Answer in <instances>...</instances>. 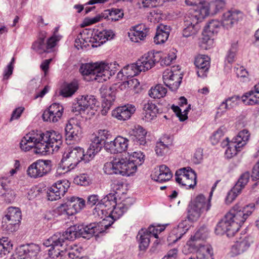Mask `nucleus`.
<instances>
[{
    "label": "nucleus",
    "mask_w": 259,
    "mask_h": 259,
    "mask_svg": "<svg viewBox=\"0 0 259 259\" xmlns=\"http://www.w3.org/2000/svg\"><path fill=\"white\" fill-rule=\"evenodd\" d=\"M62 144V137L58 132L32 131L22 138L20 147L24 151H28L34 148L35 153L47 155L57 152Z\"/></svg>",
    "instance_id": "f257e3e1"
},
{
    "label": "nucleus",
    "mask_w": 259,
    "mask_h": 259,
    "mask_svg": "<svg viewBox=\"0 0 259 259\" xmlns=\"http://www.w3.org/2000/svg\"><path fill=\"white\" fill-rule=\"evenodd\" d=\"M255 205L250 203L243 206L240 202L235 204L217 224L215 233L222 235L226 233L233 237L254 210Z\"/></svg>",
    "instance_id": "f03ea898"
},
{
    "label": "nucleus",
    "mask_w": 259,
    "mask_h": 259,
    "mask_svg": "<svg viewBox=\"0 0 259 259\" xmlns=\"http://www.w3.org/2000/svg\"><path fill=\"white\" fill-rule=\"evenodd\" d=\"M119 66L115 62L110 64L104 62L94 64H82L79 68V72L87 80H97L103 82L109 79L118 70Z\"/></svg>",
    "instance_id": "7ed1b4c3"
},
{
    "label": "nucleus",
    "mask_w": 259,
    "mask_h": 259,
    "mask_svg": "<svg viewBox=\"0 0 259 259\" xmlns=\"http://www.w3.org/2000/svg\"><path fill=\"white\" fill-rule=\"evenodd\" d=\"M73 228H68L64 232L61 233L57 232L47 240H45L44 244L47 246H51L49 250V255L52 259H63L66 251L61 249L63 248V244L67 241H73L75 239V233Z\"/></svg>",
    "instance_id": "20e7f679"
},
{
    "label": "nucleus",
    "mask_w": 259,
    "mask_h": 259,
    "mask_svg": "<svg viewBox=\"0 0 259 259\" xmlns=\"http://www.w3.org/2000/svg\"><path fill=\"white\" fill-rule=\"evenodd\" d=\"M83 149L79 147H71L65 153L59 163L58 170L67 172L75 168L83 160Z\"/></svg>",
    "instance_id": "39448f33"
},
{
    "label": "nucleus",
    "mask_w": 259,
    "mask_h": 259,
    "mask_svg": "<svg viewBox=\"0 0 259 259\" xmlns=\"http://www.w3.org/2000/svg\"><path fill=\"white\" fill-rule=\"evenodd\" d=\"M135 165L130 164L126 158H115L112 161L106 162L103 170L107 175H120L130 176L135 172Z\"/></svg>",
    "instance_id": "423d86ee"
},
{
    "label": "nucleus",
    "mask_w": 259,
    "mask_h": 259,
    "mask_svg": "<svg viewBox=\"0 0 259 259\" xmlns=\"http://www.w3.org/2000/svg\"><path fill=\"white\" fill-rule=\"evenodd\" d=\"M108 225L103 220L98 222H95L90 224L84 227L76 226L70 227L73 228V230L75 233V239L78 237H82L84 238L90 239L92 237L98 236L108 229Z\"/></svg>",
    "instance_id": "0eeeda50"
},
{
    "label": "nucleus",
    "mask_w": 259,
    "mask_h": 259,
    "mask_svg": "<svg viewBox=\"0 0 259 259\" xmlns=\"http://www.w3.org/2000/svg\"><path fill=\"white\" fill-rule=\"evenodd\" d=\"M116 204L115 195L110 193L96 205L94 209V214L103 220L107 216L108 212L111 211Z\"/></svg>",
    "instance_id": "6e6552de"
},
{
    "label": "nucleus",
    "mask_w": 259,
    "mask_h": 259,
    "mask_svg": "<svg viewBox=\"0 0 259 259\" xmlns=\"http://www.w3.org/2000/svg\"><path fill=\"white\" fill-rule=\"evenodd\" d=\"M51 160L39 159L28 167L27 174L31 178L36 179L46 175L51 171Z\"/></svg>",
    "instance_id": "1a4fd4ad"
},
{
    "label": "nucleus",
    "mask_w": 259,
    "mask_h": 259,
    "mask_svg": "<svg viewBox=\"0 0 259 259\" xmlns=\"http://www.w3.org/2000/svg\"><path fill=\"white\" fill-rule=\"evenodd\" d=\"M217 184L218 182L215 183L208 197L201 194L195 197V218L205 217L207 212L210 209L213 191Z\"/></svg>",
    "instance_id": "9d476101"
},
{
    "label": "nucleus",
    "mask_w": 259,
    "mask_h": 259,
    "mask_svg": "<svg viewBox=\"0 0 259 259\" xmlns=\"http://www.w3.org/2000/svg\"><path fill=\"white\" fill-rule=\"evenodd\" d=\"M84 205L85 201L83 199L73 196L68 199L66 202L61 204L59 207V210L62 214L70 216L76 213Z\"/></svg>",
    "instance_id": "9b49d317"
},
{
    "label": "nucleus",
    "mask_w": 259,
    "mask_h": 259,
    "mask_svg": "<svg viewBox=\"0 0 259 259\" xmlns=\"http://www.w3.org/2000/svg\"><path fill=\"white\" fill-rule=\"evenodd\" d=\"M160 59L159 52H149L141 57L136 63L140 72H145L154 67Z\"/></svg>",
    "instance_id": "f8f14e48"
},
{
    "label": "nucleus",
    "mask_w": 259,
    "mask_h": 259,
    "mask_svg": "<svg viewBox=\"0 0 259 259\" xmlns=\"http://www.w3.org/2000/svg\"><path fill=\"white\" fill-rule=\"evenodd\" d=\"M70 187L68 181L59 180L54 184L48 190V199L55 201L59 199L63 196Z\"/></svg>",
    "instance_id": "ddd939ff"
},
{
    "label": "nucleus",
    "mask_w": 259,
    "mask_h": 259,
    "mask_svg": "<svg viewBox=\"0 0 259 259\" xmlns=\"http://www.w3.org/2000/svg\"><path fill=\"white\" fill-rule=\"evenodd\" d=\"M99 106V102L94 96H82L77 98V103L74 105L76 111L80 112L86 110H92V114H95L94 111H97Z\"/></svg>",
    "instance_id": "4468645a"
},
{
    "label": "nucleus",
    "mask_w": 259,
    "mask_h": 259,
    "mask_svg": "<svg viewBox=\"0 0 259 259\" xmlns=\"http://www.w3.org/2000/svg\"><path fill=\"white\" fill-rule=\"evenodd\" d=\"M176 181L182 185L188 186L189 189L194 187V170L190 167H184L176 171Z\"/></svg>",
    "instance_id": "2eb2a0df"
},
{
    "label": "nucleus",
    "mask_w": 259,
    "mask_h": 259,
    "mask_svg": "<svg viewBox=\"0 0 259 259\" xmlns=\"http://www.w3.org/2000/svg\"><path fill=\"white\" fill-rule=\"evenodd\" d=\"M65 131L67 140L76 141L82 134L81 122L76 118H70L66 124Z\"/></svg>",
    "instance_id": "dca6fc26"
},
{
    "label": "nucleus",
    "mask_w": 259,
    "mask_h": 259,
    "mask_svg": "<svg viewBox=\"0 0 259 259\" xmlns=\"http://www.w3.org/2000/svg\"><path fill=\"white\" fill-rule=\"evenodd\" d=\"M128 142L127 139L118 136L113 141L106 144L105 150L112 154L122 153L127 149Z\"/></svg>",
    "instance_id": "f3484780"
},
{
    "label": "nucleus",
    "mask_w": 259,
    "mask_h": 259,
    "mask_svg": "<svg viewBox=\"0 0 259 259\" xmlns=\"http://www.w3.org/2000/svg\"><path fill=\"white\" fill-rule=\"evenodd\" d=\"M129 207V205L124 201L117 204L111 211L108 212L107 216L103 219V221H105L107 225L109 224L108 229L113 224L114 221L119 219L127 210Z\"/></svg>",
    "instance_id": "a211bd4d"
},
{
    "label": "nucleus",
    "mask_w": 259,
    "mask_h": 259,
    "mask_svg": "<svg viewBox=\"0 0 259 259\" xmlns=\"http://www.w3.org/2000/svg\"><path fill=\"white\" fill-rule=\"evenodd\" d=\"M101 95L102 100V114H105L108 110L112 105L115 99V94L114 91H112L111 88L102 87L101 88Z\"/></svg>",
    "instance_id": "6ab92c4d"
},
{
    "label": "nucleus",
    "mask_w": 259,
    "mask_h": 259,
    "mask_svg": "<svg viewBox=\"0 0 259 259\" xmlns=\"http://www.w3.org/2000/svg\"><path fill=\"white\" fill-rule=\"evenodd\" d=\"M243 17V14L241 11L236 9H231L223 14L222 23L227 27H231L233 23L242 19Z\"/></svg>",
    "instance_id": "aec40b11"
},
{
    "label": "nucleus",
    "mask_w": 259,
    "mask_h": 259,
    "mask_svg": "<svg viewBox=\"0 0 259 259\" xmlns=\"http://www.w3.org/2000/svg\"><path fill=\"white\" fill-rule=\"evenodd\" d=\"M210 13V4L206 0H195V19L203 21Z\"/></svg>",
    "instance_id": "412c9836"
},
{
    "label": "nucleus",
    "mask_w": 259,
    "mask_h": 259,
    "mask_svg": "<svg viewBox=\"0 0 259 259\" xmlns=\"http://www.w3.org/2000/svg\"><path fill=\"white\" fill-rule=\"evenodd\" d=\"M136 108L132 105H127L118 107L112 112V115L113 117L120 120H126L128 119L134 113Z\"/></svg>",
    "instance_id": "4be33fe9"
},
{
    "label": "nucleus",
    "mask_w": 259,
    "mask_h": 259,
    "mask_svg": "<svg viewBox=\"0 0 259 259\" xmlns=\"http://www.w3.org/2000/svg\"><path fill=\"white\" fill-rule=\"evenodd\" d=\"M111 137L109 131L106 130H100L95 134L94 137L92 139L91 144L95 146L97 150H101L103 147L105 149L106 144H109V142L107 140Z\"/></svg>",
    "instance_id": "5701e85b"
},
{
    "label": "nucleus",
    "mask_w": 259,
    "mask_h": 259,
    "mask_svg": "<svg viewBox=\"0 0 259 259\" xmlns=\"http://www.w3.org/2000/svg\"><path fill=\"white\" fill-rule=\"evenodd\" d=\"M195 255L197 259H213L212 247L206 242L197 243L195 245Z\"/></svg>",
    "instance_id": "b1692460"
},
{
    "label": "nucleus",
    "mask_w": 259,
    "mask_h": 259,
    "mask_svg": "<svg viewBox=\"0 0 259 259\" xmlns=\"http://www.w3.org/2000/svg\"><path fill=\"white\" fill-rule=\"evenodd\" d=\"M250 245L249 238L246 236L241 237L232 245L230 252L232 256L239 255L247 251Z\"/></svg>",
    "instance_id": "393cba45"
},
{
    "label": "nucleus",
    "mask_w": 259,
    "mask_h": 259,
    "mask_svg": "<svg viewBox=\"0 0 259 259\" xmlns=\"http://www.w3.org/2000/svg\"><path fill=\"white\" fill-rule=\"evenodd\" d=\"M157 106L152 102L149 101L144 104L143 106V119L146 121H150L153 120L159 113H161Z\"/></svg>",
    "instance_id": "a878e982"
},
{
    "label": "nucleus",
    "mask_w": 259,
    "mask_h": 259,
    "mask_svg": "<svg viewBox=\"0 0 259 259\" xmlns=\"http://www.w3.org/2000/svg\"><path fill=\"white\" fill-rule=\"evenodd\" d=\"M186 222L187 221L185 220L172 230L167 237L169 244L176 243L188 231V228H186V226L184 227V225L186 226Z\"/></svg>",
    "instance_id": "bb28decb"
},
{
    "label": "nucleus",
    "mask_w": 259,
    "mask_h": 259,
    "mask_svg": "<svg viewBox=\"0 0 259 259\" xmlns=\"http://www.w3.org/2000/svg\"><path fill=\"white\" fill-rule=\"evenodd\" d=\"M172 174L169 168L165 165H161L156 170L153 177L156 181L162 183L168 181L172 178Z\"/></svg>",
    "instance_id": "cd10ccee"
},
{
    "label": "nucleus",
    "mask_w": 259,
    "mask_h": 259,
    "mask_svg": "<svg viewBox=\"0 0 259 259\" xmlns=\"http://www.w3.org/2000/svg\"><path fill=\"white\" fill-rule=\"evenodd\" d=\"M195 66L198 68L197 74L199 77L206 76V72L209 67V58L208 57H197L195 59Z\"/></svg>",
    "instance_id": "c85d7f7f"
},
{
    "label": "nucleus",
    "mask_w": 259,
    "mask_h": 259,
    "mask_svg": "<svg viewBox=\"0 0 259 259\" xmlns=\"http://www.w3.org/2000/svg\"><path fill=\"white\" fill-rule=\"evenodd\" d=\"M25 259H37L40 247L35 244L20 246Z\"/></svg>",
    "instance_id": "c756f323"
},
{
    "label": "nucleus",
    "mask_w": 259,
    "mask_h": 259,
    "mask_svg": "<svg viewBox=\"0 0 259 259\" xmlns=\"http://www.w3.org/2000/svg\"><path fill=\"white\" fill-rule=\"evenodd\" d=\"M169 31V26L160 25L157 28L156 33L154 37V42L157 45L165 42L168 38Z\"/></svg>",
    "instance_id": "7c9ffc66"
},
{
    "label": "nucleus",
    "mask_w": 259,
    "mask_h": 259,
    "mask_svg": "<svg viewBox=\"0 0 259 259\" xmlns=\"http://www.w3.org/2000/svg\"><path fill=\"white\" fill-rule=\"evenodd\" d=\"M21 220V211L19 208L10 207L8 208L7 214L3 220L9 222H20Z\"/></svg>",
    "instance_id": "2f4dec72"
},
{
    "label": "nucleus",
    "mask_w": 259,
    "mask_h": 259,
    "mask_svg": "<svg viewBox=\"0 0 259 259\" xmlns=\"http://www.w3.org/2000/svg\"><path fill=\"white\" fill-rule=\"evenodd\" d=\"M140 72L136 63H135L124 67L118 73L117 77L118 78L120 77V75H121V77L123 75L126 77H134L139 74Z\"/></svg>",
    "instance_id": "473e14b6"
},
{
    "label": "nucleus",
    "mask_w": 259,
    "mask_h": 259,
    "mask_svg": "<svg viewBox=\"0 0 259 259\" xmlns=\"http://www.w3.org/2000/svg\"><path fill=\"white\" fill-rule=\"evenodd\" d=\"M114 35V33L111 30H97L95 32L94 39L95 42L103 44L107 40L112 39Z\"/></svg>",
    "instance_id": "72a5a7b5"
},
{
    "label": "nucleus",
    "mask_w": 259,
    "mask_h": 259,
    "mask_svg": "<svg viewBox=\"0 0 259 259\" xmlns=\"http://www.w3.org/2000/svg\"><path fill=\"white\" fill-rule=\"evenodd\" d=\"M128 159L127 160L128 163L133 164L135 166V172L137 171V167L142 165L144 161L145 155L141 151H136L132 152L131 153H128Z\"/></svg>",
    "instance_id": "f704fd0d"
},
{
    "label": "nucleus",
    "mask_w": 259,
    "mask_h": 259,
    "mask_svg": "<svg viewBox=\"0 0 259 259\" xmlns=\"http://www.w3.org/2000/svg\"><path fill=\"white\" fill-rule=\"evenodd\" d=\"M171 143V140L169 136H164L161 140L157 143L155 148V151L158 156H162L164 154V151L170 145Z\"/></svg>",
    "instance_id": "c9c22d12"
},
{
    "label": "nucleus",
    "mask_w": 259,
    "mask_h": 259,
    "mask_svg": "<svg viewBox=\"0 0 259 259\" xmlns=\"http://www.w3.org/2000/svg\"><path fill=\"white\" fill-rule=\"evenodd\" d=\"M254 88L255 92L251 91L242 96V101L245 104L253 105L259 103V90Z\"/></svg>",
    "instance_id": "e433bc0d"
},
{
    "label": "nucleus",
    "mask_w": 259,
    "mask_h": 259,
    "mask_svg": "<svg viewBox=\"0 0 259 259\" xmlns=\"http://www.w3.org/2000/svg\"><path fill=\"white\" fill-rule=\"evenodd\" d=\"M150 237L144 229H142L139 231L137 238L139 243L140 250H145L149 245Z\"/></svg>",
    "instance_id": "4c0bfd02"
},
{
    "label": "nucleus",
    "mask_w": 259,
    "mask_h": 259,
    "mask_svg": "<svg viewBox=\"0 0 259 259\" xmlns=\"http://www.w3.org/2000/svg\"><path fill=\"white\" fill-rule=\"evenodd\" d=\"M123 12L121 9H112L111 10H106L103 14L102 17H107L109 20L116 21L122 18Z\"/></svg>",
    "instance_id": "58836bf2"
},
{
    "label": "nucleus",
    "mask_w": 259,
    "mask_h": 259,
    "mask_svg": "<svg viewBox=\"0 0 259 259\" xmlns=\"http://www.w3.org/2000/svg\"><path fill=\"white\" fill-rule=\"evenodd\" d=\"M250 134L249 131L244 129L240 131L238 135L232 140L238 144V147H243L249 140Z\"/></svg>",
    "instance_id": "ea45409f"
},
{
    "label": "nucleus",
    "mask_w": 259,
    "mask_h": 259,
    "mask_svg": "<svg viewBox=\"0 0 259 259\" xmlns=\"http://www.w3.org/2000/svg\"><path fill=\"white\" fill-rule=\"evenodd\" d=\"M134 141L139 145H145L146 143V135L147 132L142 126L138 125L134 132Z\"/></svg>",
    "instance_id": "a19ab883"
},
{
    "label": "nucleus",
    "mask_w": 259,
    "mask_h": 259,
    "mask_svg": "<svg viewBox=\"0 0 259 259\" xmlns=\"http://www.w3.org/2000/svg\"><path fill=\"white\" fill-rule=\"evenodd\" d=\"M78 89V84L76 82H72L64 84L61 90L60 94L64 97H71Z\"/></svg>",
    "instance_id": "79ce46f5"
},
{
    "label": "nucleus",
    "mask_w": 259,
    "mask_h": 259,
    "mask_svg": "<svg viewBox=\"0 0 259 259\" xmlns=\"http://www.w3.org/2000/svg\"><path fill=\"white\" fill-rule=\"evenodd\" d=\"M181 76H183V75L180 71H175L174 70H172L171 69L167 68L163 72L162 77L164 83H168L170 85L169 82V79L175 81V79L179 80L181 79Z\"/></svg>",
    "instance_id": "37998d69"
},
{
    "label": "nucleus",
    "mask_w": 259,
    "mask_h": 259,
    "mask_svg": "<svg viewBox=\"0 0 259 259\" xmlns=\"http://www.w3.org/2000/svg\"><path fill=\"white\" fill-rule=\"evenodd\" d=\"M181 76H183V75L180 71H175L174 70H172L171 69L167 68L163 72L162 77L164 83H168L170 85L169 82V79L175 81V79L179 80L181 79Z\"/></svg>",
    "instance_id": "c03bdc74"
},
{
    "label": "nucleus",
    "mask_w": 259,
    "mask_h": 259,
    "mask_svg": "<svg viewBox=\"0 0 259 259\" xmlns=\"http://www.w3.org/2000/svg\"><path fill=\"white\" fill-rule=\"evenodd\" d=\"M167 93V89L161 84H157L151 88L149 92V96L153 98L160 99L164 97Z\"/></svg>",
    "instance_id": "a18cd8bd"
},
{
    "label": "nucleus",
    "mask_w": 259,
    "mask_h": 259,
    "mask_svg": "<svg viewBox=\"0 0 259 259\" xmlns=\"http://www.w3.org/2000/svg\"><path fill=\"white\" fill-rule=\"evenodd\" d=\"M221 26V22L217 20H211L209 21L204 28L203 31L213 35L217 33Z\"/></svg>",
    "instance_id": "49530a36"
},
{
    "label": "nucleus",
    "mask_w": 259,
    "mask_h": 259,
    "mask_svg": "<svg viewBox=\"0 0 259 259\" xmlns=\"http://www.w3.org/2000/svg\"><path fill=\"white\" fill-rule=\"evenodd\" d=\"M213 35L208 33L202 32V37L200 39V46L203 49H209L213 47L214 44Z\"/></svg>",
    "instance_id": "de8ad7c7"
},
{
    "label": "nucleus",
    "mask_w": 259,
    "mask_h": 259,
    "mask_svg": "<svg viewBox=\"0 0 259 259\" xmlns=\"http://www.w3.org/2000/svg\"><path fill=\"white\" fill-rule=\"evenodd\" d=\"M32 49L39 54L48 52V49L45 42V36L42 35L35 41L32 46Z\"/></svg>",
    "instance_id": "09e8293b"
},
{
    "label": "nucleus",
    "mask_w": 259,
    "mask_h": 259,
    "mask_svg": "<svg viewBox=\"0 0 259 259\" xmlns=\"http://www.w3.org/2000/svg\"><path fill=\"white\" fill-rule=\"evenodd\" d=\"M13 245L8 238L0 239V256L2 257L8 254L12 249Z\"/></svg>",
    "instance_id": "8fccbe9b"
},
{
    "label": "nucleus",
    "mask_w": 259,
    "mask_h": 259,
    "mask_svg": "<svg viewBox=\"0 0 259 259\" xmlns=\"http://www.w3.org/2000/svg\"><path fill=\"white\" fill-rule=\"evenodd\" d=\"M238 144L233 140L228 143V147L225 152V155L228 158H231L236 155L238 152L241 151L242 147H238Z\"/></svg>",
    "instance_id": "3c124183"
},
{
    "label": "nucleus",
    "mask_w": 259,
    "mask_h": 259,
    "mask_svg": "<svg viewBox=\"0 0 259 259\" xmlns=\"http://www.w3.org/2000/svg\"><path fill=\"white\" fill-rule=\"evenodd\" d=\"M190 107L191 105H189L188 106L186 109H183V112L182 109L178 106L172 105L171 107V109L176 113V115L179 118L180 120L181 121H183L188 118L187 114L189 110L191 109Z\"/></svg>",
    "instance_id": "603ef678"
},
{
    "label": "nucleus",
    "mask_w": 259,
    "mask_h": 259,
    "mask_svg": "<svg viewBox=\"0 0 259 259\" xmlns=\"http://www.w3.org/2000/svg\"><path fill=\"white\" fill-rule=\"evenodd\" d=\"M148 31H142L141 32L137 31H130L128 33V36L132 41L137 42L139 40L144 39L146 36Z\"/></svg>",
    "instance_id": "864d4df0"
},
{
    "label": "nucleus",
    "mask_w": 259,
    "mask_h": 259,
    "mask_svg": "<svg viewBox=\"0 0 259 259\" xmlns=\"http://www.w3.org/2000/svg\"><path fill=\"white\" fill-rule=\"evenodd\" d=\"M101 151L100 149L97 150L95 148V146L93 145L91 143L90 147L88 148L86 153L84 154L83 151V160L85 162L89 161L91 159H92L96 154Z\"/></svg>",
    "instance_id": "5fc2aeb1"
},
{
    "label": "nucleus",
    "mask_w": 259,
    "mask_h": 259,
    "mask_svg": "<svg viewBox=\"0 0 259 259\" xmlns=\"http://www.w3.org/2000/svg\"><path fill=\"white\" fill-rule=\"evenodd\" d=\"M46 110L47 114L49 113L53 114L54 112L57 114V116L56 115V118H61L62 116L63 108L62 105L58 103H53Z\"/></svg>",
    "instance_id": "6e6d98bb"
},
{
    "label": "nucleus",
    "mask_w": 259,
    "mask_h": 259,
    "mask_svg": "<svg viewBox=\"0 0 259 259\" xmlns=\"http://www.w3.org/2000/svg\"><path fill=\"white\" fill-rule=\"evenodd\" d=\"M239 101V99L236 96L229 98L226 100L225 102H223L221 104L220 109L225 110L232 108L238 104Z\"/></svg>",
    "instance_id": "4d7b16f0"
},
{
    "label": "nucleus",
    "mask_w": 259,
    "mask_h": 259,
    "mask_svg": "<svg viewBox=\"0 0 259 259\" xmlns=\"http://www.w3.org/2000/svg\"><path fill=\"white\" fill-rule=\"evenodd\" d=\"M3 224L2 226L4 229H5L8 233H12L16 231L18 229L20 222L13 223L12 222L3 220Z\"/></svg>",
    "instance_id": "13d9d810"
},
{
    "label": "nucleus",
    "mask_w": 259,
    "mask_h": 259,
    "mask_svg": "<svg viewBox=\"0 0 259 259\" xmlns=\"http://www.w3.org/2000/svg\"><path fill=\"white\" fill-rule=\"evenodd\" d=\"M74 182L78 185L88 186L91 183V179L87 174H83L76 177L74 179Z\"/></svg>",
    "instance_id": "bf43d9fd"
},
{
    "label": "nucleus",
    "mask_w": 259,
    "mask_h": 259,
    "mask_svg": "<svg viewBox=\"0 0 259 259\" xmlns=\"http://www.w3.org/2000/svg\"><path fill=\"white\" fill-rule=\"evenodd\" d=\"M241 192V188H237L234 186V188L229 192L226 198V202L227 204L232 203Z\"/></svg>",
    "instance_id": "052dcab7"
},
{
    "label": "nucleus",
    "mask_w": 259,
    "mask_h": 259,
    "mask_svg": "<svg viewBox=\"0 0 259 259\" xmlns=\"http://www.w3.org/2000/svg\"><path fill=\"white\" fill-rule=\"evenodd\" d=\"M208 235V232L207 227L203 225L200 227L196 233H195V241L198 240H204L206 239Z\"/></svg>",
    "instance_id": "680f3d73"
},
{
    "label": "nucleus",
    "mask_w": 259,
    "mask_h": 259,
    "mask_svg": "<svg viewBox=\"0 0 259 259\" xmlns=\"http://www.w3.org/2000/svg\"><path fill=\"white\" fill-rule=\"evenodd\" d=\"M187 219L190 223H193L194 220V201L191 199L190 201L187 210Z\"/></svg>",
    "instance_id": "e2e57ef3"
},
{
    "label": "nucleus",
    "mask_w": 259,
    "mask_h": 259,
    "mask_svg": "<svg viewBox=\"0 0 259 259\" xmlns=\"http://www.w3.org/2000/svg\"><path fill=\"white\" fill-rule=\"evenodd\" d=\"M61 37V36L60 35H53L47 40L46 43L48 49V53L52 51V49L56 46L57 42L60 40Z\"/></svg>",
    "instance_id": "0e129e2a"
},
{
    "label": "nucleus",
    "mask_w": 259,
    "mask_h": 259,
    "mask_svg": "<svg viewBox=\"0 0 259 259\" xmlns=\"http://www.w3.org/2000/svg\"><path fill=\"white\" fill-rule=\"evenodd\" d=\"M194 251V235H191L186 245L184 246L183 252L187 254L193 252Z\"/></svg>",
    "instance_id": "69168bd1"
},
{
    "label": "nucleus",
    "mask_w": 259,
    "mask_h": 259,
    "mask_svg": "<svg viewBox=\"0 0 259 259\" xmlns=\"http://www.w3.org/2000/svg\"><path fill=\"white\" fill-rule=\"evenodd\" d=\"M250 174L248 172L243 174L238 180L235 187L237 188H241V190L247 184L249 179Z\"/></svg>",
    "instance_id": "338daca9"
},
{
    "label": "nucleus",
    "mask_w": 259,
    "mask_h": 259,
    "mask_svg": "<svg viewBox=\"0 0 259 259\" xmlns=\"http://www.w3.org/2000/svg\"><path fill=\"white\" fill-rule=\"evenodd\" d=\"M224 132L221 128H219L215 132L210 138V140L212 144H217L222 138L224 136Z\"/></svg>",
    "instance_id": "774afa93"
}]
</instances>
